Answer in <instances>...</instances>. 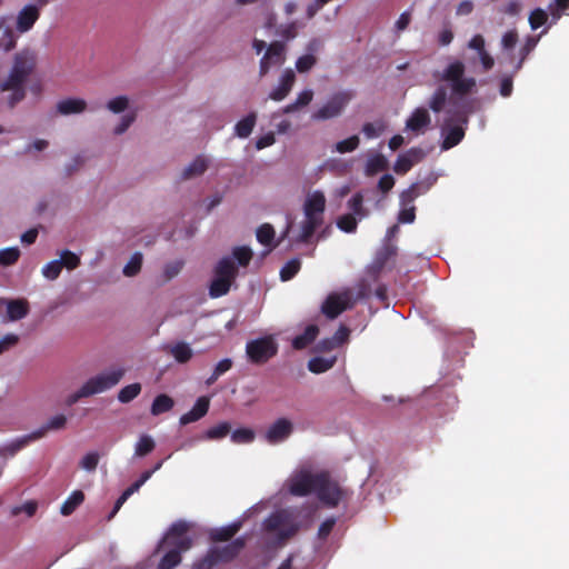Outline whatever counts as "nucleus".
<instances>
[{
  "mask_svg": "<svg viewBox=\"0 0 569 569\" xmlns=\"http://www.w3.org/2000/svg\"><path fill=\"white\" fill-rule=\"evenodd\" d=\"M278 352V345L272 337L258 338L247 342L246 353L256 365L266 363Z\"/></svg>",
  "mask_w": 569,
  "mask_h": 569,
  "instance_id": "423d86ee",
  "label": "nucleus"
},
{
  "mask_svg": "<svg viewBox=\"0 0 569 569\" xmlns=\"http://www.w3.org/2000/svg\"><path fill=\"white\" fill-rule=\"evenodd\" d=\"M208 169V159L204 156H198L181 172V180H188L201 176Z\"/></svg>",
  "mask_w": 569,
  "mask_h": 569,
  "instance_id": "a878e982",
  "label": "nucleus"
},
{
  "mask_svg": "<svg viewBox=\"0 0 569 569\" xmlns=\"http://www.w3.org/2000/svg\"><path fill=\"white\" fill-rule=\"evenodd\" d=\"M319 481H321L320 472L316 475L300 472L291 479L289 491L293 496L306 497L316 491Z\"/></svg>",
  "mask_w": 569,
  "mask_h": 569,
  "instance_id": "9b49d317",
  "label": "nucleus"
},
{
  "mask_svg": "<svg viewBox=\"0 0 569 569\" xmlns=\"http://www.w3.org/2000/svg\"><path fill=\"white\" fill-rule=\"evenodd\" d=\"M263 527L267 532L276 533L277 540L281 545L296 536L300 529L299 523L286 510L271 513L264 520Z\"/></svg>",
  "mask_w": 569,
  "mask_h": 569,
  "instance_id": "20e7f679",
  "label": "nucleus"
},
{
  "mask_svg": "<svg viewBox=\"0 0 569 569\" xmlns=\"http://www.w3.org/2000/svg\"><path fill=\"white\" fill-rule=\"evenodd\" d=\"M142 254L136 252L131 256L129 262L123 268V274L127 277H133L141 270Z\"/></svg>",
  "mask_w": 569,
  "mask_h": 569,
  "instance_id": "5fc2aeb1",
  "label": "nucleus"
},
{
  "mask_svg": "<svg viewBox=\"0 0 569 569\" xmlns=\"http://www.w3.org/2000/svg\"><path fill=\"white\" fill-rule=\"evenodd\" d=\"M0 89L2 91H11V94L8 98V103L10 108H13L18 102L22 101L26 98V89L24 84H19L14 88H4V81L0 84Z\"/></svg>",
  "mask_w": 569,
  "mask_h": 569,
  "instance_id": "3c124183",
  "label": "nucleus"
},
{
  "mask_svg": "<svg viewBox=\"0 0 569 569\" xmlns=\"http://www.w3.org/2000/svg\"><path fill=\"white\" fill-rule=\"evenodd\" d=\"M232 256L237 259L239 266L247 267L252 259V251L249 247H236L232 250Z\"/></svg>",
  "mask_w": 569,
  "mask_h": 569,
  "instance_id": "680f3d73",
  "label": "nucleus"
},
{
  "mask_svg": "<svg viewBox=\"0 0 569 569\" xmlns=\"http://www.w3.org/2000/svg\"><path fill=\"white\" fill-rule=\"evenodd\" d=\"M418 151L415 149H411L406 154H400L393 166V170L398 174H405L407 173L413 166L415 161L411 159V154H416Z\"/></svg>",
  "mask_w": 569,
  "mask_h": 569,
  "instance_id": "4c0bfd02",
  "label": "nucleus"
},
{
  "mask_svg": "<svg viewBox=\"0 0 569 569\" xmlns=\"http://www.w3.org/2000/svg\"><path fill=\"white\" fill-rule=\"evenodd\" d=\"M360 140L358 136H351L345 140L337 142L336 150L339 153H347L355 151L359 147Z\"/></svg>",
  "mask_w": 569,
  "mask_h": 569,
  "instance_id": "e2e57ef3",
  "label": "nucleus"
},
{
  "mask_svg": "<svg viewBox=\"0 0 569 569\" xmlns=\"http://www.w3.org/2000/svg\"><path fill=\"white\" fill-rule=\"evenodd\" d=\"M172 549L161 558L158 569H173L181 562V552L192 547V539L186 538L172 542Z\"/></svg>",
  "mask_w": 569,
  "mask_h": 569,
  "instance_id": "ddd939ff",
  "label": "nucleus"
},
{
  "mask_svg": "<svg viewBox=\"0 0 569 569\" xmlns=\"http://www.w3.org/2000/svg\"><path fill=\"white\" fill-rule=\"evenodd\" d=\"M141 392V385L136 382L123 387L118 393V400L121 403H128L139 396Z\"/></svg>",
  "mask_w": 569,
  "mask_h": 569,
  "instance_id": "49530a36",
  "label": "nucleus"
},
{
  "mask_svg": "<svg viewBox=\"0 0 569 569\" xmlns=\"http://www.w3.org/2000/svg\"><path fill=\"white\" fill-rule=\"evenodd\" d=\"M274 64H281L284 61V44L280 41L270 43L264 53Z\"/></svg>",
  "mask_w": 569,
  "mask_h": 569,
  "instance_id": "c03bdc74",
  "label": "nucleus"
},
{
  "mask_svg": "<svg viewBox=\"0 0 569 569\" xmlns=\"http://www.w3.org/2000/svg\"><path fill=\"white\" fill-rule=\"evenodd\" d=\"M87 101L81 98H67L60 100L57 106V112L61 116L79 114L86 111Z\"/></svg>",
  "mask_w": 569,
  "mask_h": 569,
  "instance_id": "aec40b11",
  "label": "nucleus"
},
{
  "mask_svg": "<svg viewBox=\"0 0 569 569\" xmlns=\"http://www.w3.org/2000/svg\"><path fill=\"white\" fill-rule=\"evenodd\" d=\"M357 219L355 214L347 213L338 218L337 226L340 230L351 233L357 230Z\"/></svg>",
  "mask_w": 569,
  "mask_h": 569,
  "instance_id": "13d9d810",
  "label": "nucleus"
},
{
  "mask_svg": "<svg viewBox=\"0 0 569 569\" xmlns=\"http://www.w3.org/2000/svg\"><path fill=\"white\" fill-rule=\"evenodd\" d=\"M336 359H326L321 357H316L309 360L308 369L313 373H322L332 368Z\"/></svg>",
  "mask_w": 569,
  "mask_h": 569,
  "instance_id": "37998d69",
  "label": "nucleus"
},
{
  "mask_svg": "<svg viewBox=\"0 0 569 569\" xmlns=\"http://www.w3.org/2000/svg\"><path fill=\"white\" fill-rule=\"evenodd\" d=\"M0 48L4 51H10L16 47L17 37L11 28L4 27L3 23H0Z\"/></svg>",
  "mask_w": 569,
  "mask_h": 569,
  "instance_id": "ea45409f",
  "label": "nucleus"
},
{
  "mask_svg": "<svg viewBox=\"0 0 569 569\" xmlns=\"http://www.w3.org/2000/svg\"><path fill=\"white\" fill-rule=\"evenodd\" d=\"M59 261L63 262V267L69 270H73L80 264V258L70 250L61 251Z\"/></svg>",
  "mask_w": 569,
  "mask_h": 569,
  "instance_id": "338daca9",
  "label": "nucleus"
},
{
  "mask_svg": "<svg viewBox=\"0 0 569 569\" xmlns=\"http://www.w3.org/2000/svg\"><path fill=\"white\" fill-rule=\"evenodd\" d=\"M254 432L249 428H239L231 433V441L234 443H250L254 440Z\"/></svg>",
  "mask_w": 569,
  "mask_h": 569,
  "instance_id": "4d7b16f0",
  "label": "nucleus"
},
{
  "mask_svg": "<svg viewBox=\"0 0 569 569\" xmlns=\"http://www.w3.org/2000/svg\"><path fill=\"white\" fill-rule=\"evenodd\" d=\"M188 530H189V525L186 521H182V520L177 521V522L171 525V527H170V529L168 531L166 541L169 545H172L173 541H177V540H180V539H186V538H188L186 536Z\"/></svg>",
  "mask_w": 569,
  "mask_h": 569,
  "instance_id": "72a5a7b5",
  "label": "nucleus"
},
{
  "mask_svg": "<svg viewBox=\"0 0 569 569\" xmlns=\"http://www.w3.org/2000/svg\"><path fill=\"white\" fill-rule=\"evenodd\" d=\"M553 20H558L569 9V0H553L548 7Z\"/></svg>",
  "mask_w": 569,
  "mask_h": 569,
  "instance_id": "0e129e2a",
  "label": "nucleus"
},
{
  "mask_svg": "<svg viewBox=\"0 0 569 569\" xmlns=\"http://www.w3.org/2000/svg\"><path fill=\"white\" fill-rule=\"evenodd\" d=\"M323 219L305 216V220L301 223V233L299 236V241L307 243L310 238L313 236L315 231L322 224Z\"/></svg>",
  "mask_w": 569,
  "mask_h": 569,
  "instance_id": "bb28decb",
  "label": "nucleus"
},
{
  "mask_svg": "<svg viewBox=\"0 0 569 569\" xmlns=\"http://www.w3.org/2000/svg\"><path fill=\"white\" fill-rule=\"evenodd\" d=\"M355 98V92L351 90H342L335 92L329 99L315 111L311 116L312 120L325 121L340 117L350 101Z\"/></svg>",
  "mask_w": 569,
  "mask_h": 569,
  "instance_id": "39448f33",
  "label": "nucleus"
},
{
  "mask_svg": "<svg viewBox=\"0 0 569 569\" xmlns=\"http://www.w3.org/2000/svg\"><path fill=\"white\" fill-rule=\"evenodd\" d=\"M209 406L210 400L208 397L202 396L198 398L193 408L180 417V425L186 426L191 422L200 420L202 417L207 415Z\"/></svg>",
  "mask_w": 569,
  "mask_h": 569,
  "instance_id": "a211bd4d",
  "label": "nucleus"
},
{
  "mask_svg": "<svg viewBox=\"0 0 569 569\" xmlns=\"http://www.w3.org/2000/svg\"><path fill=\"white\" fill-rule=\"evenodd\" d=\"M319 333V328L316 325H309L301 335H298L292 340V347L296 350H302L311 345Z\"/></svg>",
  "mask_w": 569,
  "mask_h": 569,
  "instance_id": "393cba45",
  "label": "nucleus"
},
{
  "mask_svg": "<svg viewBox=\"0 0 569 569\" xmlns=\"http://www.w3.org/2000/svg\"><path fill=\"white\" fill-rule=\"evenodd\" d=\"M241 528V522L236 521L228 526L214 528L209 532V538L213 542H224L231 540Z\"/></svg>",
  "mask_w": 569,
  "mask_h": 569,
  "instance_id": "5701e85b",
  "label": "nucleus"
},
{
  "mask_svg": "<svg viewBox=\"0 0 569 569\" xmlns=\"http://www.w3.org/2000/svg\"><path fill=\"white\" fill-rule=\"evenodd\" d=\"M170 353L174 357V359L179 363H186L188 362L192 357V350L186 342H178L176 343L171 350Z\"/></svg>",
  "mask_w": 569,
  "mask_h": 569,
  "instance_id": "a19ab883",
  "label": "nucleus"
},
{
  "mask_svg": "<svg viewBox=\"0 0 569 569\" xmlns=\"http://www.w3.org/2000/svg\"><path fill=\"white\" fill-rule=\"evenodd\" d=\"M156 448L153 438L149 435H142L136 443L134 455L137 457H144L152 452Z\"/></svg>",
  "mask_w": 569,
  "mask_h": 569,
  "instance_id": "c9c22d12",
  "label": "nucleus"
},
{
  "mask_svg": "<svg viewBox=\"0 0 569 569\" xmlns=\"http://www.w3.org/2000/svg\"><path fill=\"white\" fill-rule=\"evenodd\" d=\"M388 167L387 159L382 154H376L367 161L366 173L368 176L376 174L380 171L386 170Z\"/></svg>",
  "mask_w": 569,
  "mask_h": 569,
  "instance_id": "79ce46f5",
  "label": "nucleus"
},
{
  "mask_svg": "<svg viewBox=\"0 0 569 569\" xmlns=\"http://www.w3.org/2000/svg\"><path fill=\"white\" fill-rule=\"evenodd\" d=\"M293 431V425L287 418L277 419L266 432V440L269 443H279L284 441Z\"/></svg>",
  "mask_w": 569,
  "mask_h": 569,
  "instance_id": "4468645a",
  "label": "nucleus"
},
{
  "mask_svg": "<svg viewBox=\"0 0 569 569\" xmlns=\"http://www.w3.org/2000/svg\"><path fill=\"white\" fill-rule=\"evenodd\" d=\"M124 375V369L119 368L111 370L109 372L100 373L96 377L90 378L87 382L83 383L84 389L90 396L96 393L103 392L108 389H111L122 379Z\"/></svg>",
  "mask_w": 569,
  "mask_h": 569,
  "instance_id": "6e6552de",
  "label": "nucleus"
},
{
  "mask_svg": "<svg viewBox=\"0 0 569 569\" xmlns=\"http://www.w3.org/2000/svg\"><path fill=\"white\" fill-rule=\"evenodd\" d=\"M548 20V14L543 9L537 8L529 14V24L532 30L542 27Z\"/></svg>",
  "mask_w": 569,
  "mask_h": 569,
  "instance_id": "bf43d9fd",
  "label": "nucleus"
},
{
  "mask_svg": "<svg viewBox=\"0 0 569 569\" xmlns=\"http://www.w3.org/2000/svg\"><path fill=\"white\" fill-rule=\"evenodd\" d=\"M232 282L227 281L222 278L213 277L210 287H209V296L211 298H220L222 296H226L230 288Z\"/></svg>",
  "mask_w": 569,
  "mask_h": 569,
  "instance_id": "f704fd0d",
  "label": "nucleus"
},
{
  "mask_svg": "<svg viewBox=\"0 0 569 569\" xmlns=\"http://www.w3.org/2000/svg\"><path fill=\"white\" fill-rule=\"evenodd\" d=\"M29 310V303L26 299H11L7 302V313L11 321L23 319Z\"/></svg>",
  "mask_w": 569,
  "mask_h": 569,
  "instance_id": "b1692460",
  "label": "nucleus"
},
{
  "mask_svg": "<svg viewBox=\"0 0 569 569\" xmlns=\"http://www.w3.org/2000/svg\"><path fill=\"white\" fill-rule=\"evenodd\" d=\"M295 81V72L291 69H286L280 78L279 84L270 92L269 98L273 101L283 100L291 91Z\"/></svg>",
  "mask_w": 569,
  "mask_h": 569,
  "instance_id": "f3484780",
  "label": "nucleus"
},
{
  "mask_svg": "<svg viewBox=\"0 0 569 569\" xmlns=\"http://www.w3.org/2000/svg\"><path fill=\"white\" fill-rule=\"evenodd\" d=\"M301 262L299 259H291L281 268L280 278L282 281L292 279L300 270Z\"/></svg>",
  "mask_w": 569,
  "mask_h": 569,
  "instance_id": "864d4df0",
  "label": "nucleus"
},
{
  "mask_svg": "<svg viewBox=\"0 0 569 569\" xmlns=\"http://www.w3.org/2000/svg\"><path fill=\"white\" fill-rule=\"evenodd\" d=\"M124 375V369L119 368L111 370L109 372L100 373L96 377L90 378L87 382L83 383L84 389L90 396L96 393L103 392L108 389H111L122 379Z\"/></svg>",
  "mask_w": 569,
  "mask_h": 569,
  "instance_id": "1a4fd4ad",
  "label": "nucleus"
},
{
  "mask_svg": "<svg viewBox=\"0 0 569 569\" xmlns=\"http://www.w3.org/2000/svg\"><path fill=\"white\" fill-rule=\"evenodd\" d=\"M274 238V229L269 223H263L257 229V240L263 244L269 246Z\"/></svg>",
  "mask_w": 569,
  "mask_h": 569,
  "instance_id": "6e6d98bb",
  "label": "nucleus"
},
{
  "mask_svg": "<svg viewBox=\"0 0 569 569\" xmlns=\"http://www.w3.org/2000/svg\"><path fill=\"white\" fill-rule=\"evenodd\" d=\"M431 122L430 114L425 108H417L406 121V129L420 133Z\"/></svg>",
  "mask_w": 569,
  "mask_h": 569,
  "instance_id": "6ab92c4d",
  "label": "nucleus"
},
{
  "mask_svg": "<svg viewBox=\"0 0 569 569\" xmlns=\"http://www.w3.org/2000/svg\"><path fill=\"white\" fill-rule=\"evenodd\" d=\"M448 101V89L445 86H439L429 100V108L435 112L439 113L443 110L446 102Z\"/></svg>",
  "mask_w": 569,
  "mask_h": 569,
  "instance_id": "c85d7f7f",
  "label": "nucleus"
},
{
  "mask_svg": "<svg viewBox=\"0 0 569 569\" xmlns=\"http://www.w3.org/2000/svg\"><path fill=\"white\" fill-rule=\"evenodd\" d=\"M37 67V54L33 50L23 49L13 57L12 68L4 80V88L24 84Z\"/></svg>",
  "mask_w": 569,
  "mask_h": 569,
  "instance_id": "7ed1b4c3",
  "label": "nucleus"
},
{
  "mask_svg": "<svg viewBox=\"0 0 569 569\" xmlns=\"http://www.w3.org/2000/svg\"><path fill=\"white\" fill-rule=\"evenodd\" d=\"M84 500V493L81 490L73 491L62 503L60 512L63 516H70Z\"/></svg>",
  "mask_w": 569,
  "mask_h": 569,
  "instance_id": "2f4dec72",
  "label": "nucleus"
},
{
  "mask_svg": "<svg viewBox=\"0 0 569 569\" xmlns=\"http://www.w3.org/2000/svg\"><path fill=\"white\" fill-rule=\"evenodd\" d=\"M183 267V262L180 260L169 262L163 269V281H169L178 276Z\"/></svg>",
  "mask_w": 569,
  "mask_h": 569,
  "instance_id": "774afa93",
  "label": "nucleus"
},
{
  "mask_svg": "<svg viewBox=\"0 0 569 569\" xmlns=\"http://www.w3.org/2000/svg\"><path fill=\"white\" fill-rule=\"evenodd\" d=\"M231 367H232V360L231 359L226 358V359L220 360L216 365L211 376L206 380V383L208 386L213 385L219 379V377H221L223 373L229 371L231 369Z\"/></svg>",
  "mask_w": 569,
  "mask_h": 569,
  "instance_id": "09e8293b",
  "label": "nucleus"
},
{
  "mask_svg": "<svg viewBox=\"0 0 569 569\" xmlns=\"http://www.w3.org/2000/svg\"><path fill=\"white\" fill-rule=\"evenodd\" d=\"M63 268V262L59 260H52L42 268V274L49 280H56Z\"/></svg>",
  "mask_w": 569,
  "mask_h": 569,
  "instance_id": "052dcab7",
  "label": "nucleus"
},
{
  "mask_svg": "<svg viewBox=\"0 0 569 569\" xmlns=\"http://www.w3.org/2000/svg\"><path fill=\"white\" fill-rule=\"evenodd\" d=\"M67 423V417L64 415H57L49 419V421L39 428L38 430L33 431V436L38 439H41L47 435L50 430H60L66 427Z\"/></svg>",
  "mask_w": 569,
  "mask_h": 569,
  "instance_id": "cd10ccee",
  "label": "nucleus"
},
{
  "mask_svg": "<svg viewBox=\"0 0 569 569\" xmlns=\"http://www.w3.org/2000/svg\"><path fill=\"white\" fill-rule=\"evenodd\" d=\"M141 486L142 485L138 480H136L121 493V496L117 499L114 507L108 517L109 520L112 519L117 515V512L120 510L122 505L129 499L130 496H132L134 492H137L141 488Z\"/></svg>",
  "mask_w": 569,
  "mask_h": 569,
  "instance_id": "e433bc0d",
  "label": "nucleus"
},
{
  "mask_svg": "<svg viewBox=\"0 0 569 569\" xmlns=\"http://www.w3.org/2000/svg\"><path fill=\"white\" fill-rule=\"evenodd\" d=\"M466 66L461 60L451 61L438 77L439 80L449 82L451 89L450 101L456 103V98L476 92L477 81L473 77H465Z\"/></svg>",
  "mask_w": 569,
  "mask_h": 569,
  "instance_id": "f257e3e1",
  "label": "nucleus"
},
{
  "mask_svg": "<svg viewBox=\"0 0 569 569\" xmlns=\"http://www.w3.org/2000/svg\"><path fill=\"white\" fill-rule=\"evenodd\" d=\"M40 12L37 6L28 4L19 12L17 17V30L20 33L29 31L39 19Z\"/></svg>",
  "mask_w": 569,
  "mask_h": 569,
  "instance_id": "dca6fc26",
  "label": "nucleus"
},
{
  "mask_svg": "<svg viewBox=\"0 0 569 569\" xmlns=\"http://www.w3.org/2000/svg\"><path fill=\"white\" fill-rule=\"evenodd\" d=\"M257 116L254 112L249 113L243 119L237 122L234 127L236 134L239 138H248L254 126H256Z\"/></svg>",
  "mask_w": 569,
  "mask_h": 569,
  "instance_id": "7c9ffc66",
  "label": "nucleus"
},
{
  "mask_svg": "<svg viewBox=\"0 0 569 569\" xmlns=\"http://www.w3.org/2000/svg\"><path fill=\"white\" fill-rule=\"evenodd\" d=\"M38 440L33 436V432L30 435L23 436L21 438L16 439L14 441L10 442L8 446H6L4 451L8 452L10 456H14L18 451L23 449L26 446H28L31 441Z\"/></svg>",
  "mask_w": 569,
  "mask_h": 569,
  "instance_id": "8fccbe9b",
  "label": "nucleus"
},
{
  "mask_svg": "<svg viewBox=\"0 0 569 569\" xmlns=\"http://www.w3.org/2000/svg\"><path fill=\"white\" fill-rule=\"evenodd\" d=\"M20 257V250L18 247H10L0 250V264L9 267L14 264Z\"/></svg>",
  "mask_w": 569,
  "mask_h": 569,
  "instance_id": "603ef678",
  "label": "nucleus"
},
{
  "mask_svg": "<svg viewBox=\"0 0 569 569\" xmlns=\"http://www.w3.org/2000/svg\"><path fill=\"white\" fill-rule=\"evenodd\" d=\"M432 186L430 181H420L412 183L408 189L403 190L400 194V204L407 207L411 204L416 198L426 193Z\"/></svg>",
  "mask_w": 569,
  "mask_h": 569,
  "instance_id": "412c9836",
  "label": "nucleus"
},
{
  "mask_svg": "<svg viewBox=\"0 0 569 569\" xmlns=\"http://www.w3.org/2000/svg\"><path fill=\"white\" fill-rule=\"evenodd\" d=\"M326 210V197L321 191H315L309 194L303 204L305 216H312L323 219Z\"/></svg>",
  "mask_w": 569,
  "mask_h": 569,
  "instance_id": "2eb2a0df",
  "label": "nucleus"
},
{
  "mask_svg": "<svg viewBox=\"0 0 569 569\" xmlns=\"http://www.w3.org/2000/svg\"><path fill=\"white\" fill-rule=\"evenodd\" d=\"M238 276V268L234 264L232 258H222L213 270V277L222 278L227 281L233 282Z\"/></svg>",
  "mask_w": 569,
  "mask_h": 569,
  "instance_id": "4be33fe9",
  "label": "nucleus"
},
{
  "mask_svg": "<svg viewBox=\"0 0 569 569\" xmlns=\"http://www.w3.org/2000/svg\"><path fill=\"white\" fill-rule=\"evenodd\" d=\"M244 546V539L237 538L223 547H211L209 551L217 565L228 563L239 556Z\"/></svg>",
  "mask_w": 569,
  "mask_h": 569,
  "instance_id": "f8f14e48",
  "label": "nucleus"
},
{
  "mask_svg": "<svg viewBox=\"0 0 569 569\" xmlns=\"http://www.w3.org/2000/svg\"><path fill=\"white\" fill-rule=\"evenodd\" d=\"M174 406V401L168 395L161 393L157 396L151 405V415L159 416L170 411Z\"/></svg>",
  "mask_w": 569,
  "mask_h": 569,
  "instance_id": "c756f323",
  "label": "nucleus"
},
{
  "mask_svg": "<svg viewBox=\"0 0 569 569\" xmlns=\"http://www.w3.org/2000/svg\"><path fill=\"white\" fill-rule=\"evenodd\" d=\"M386 129V123L383 120H377L375 122H366L362 126V133L367 139L378 138Z\"/></svg>",
  "mask_w": 569,
  "mask_h": 569,
  "instance_id": "a18cd8bd",
  "label": "nucleus"
},
{
  "mask_svg": "<svg viewBox=\"0 0 569 569\" xmlns=\"http://www.w3.org/2000/svg\"><path fill=\"white\" fill-rule=\"evenodd\" d=\"M231 431V425L227 421L209 428L203 438L208 440H219L228 436Z\"/></svg>",
  "mask_w": 569,
  "mask_h": 569,
  "instance_id": "58836bf2",
  "label": "nucleus"
},
{
  "mask_svg": "<svg viewBox=\"0 0 569 569\" xmlns=\"http://www.w3.org/2000/svg\"><path fill=\"white\" fill-rule=\"evenodd\" d=\"M540 36H528L523 46L519 50V61L516 64V71L522 68L525 60L535 50L539 42Z\"/></svg>",
  "mask_w": 569,
  "mask_h": 569,
  "instance_id": "473e14b6",
  "label": "nucleus"
},
{
  "mask_svg": "<svg viewBox=\"0 0 569 569\" xmlns=\"http://www.w3.org/2000/svg\"><path fill=\"white\" fill-rule=\"evenodd\" d=\"M317 63V58L313 54H305L297 59L296 69L300 73L308 72Z\"/></svg>",
  "mask_w": 569,
  "mask_h": 569,
  "instance_id": "69168bd1",
  "label": "nucleus"
},
{
  "mask_svg": "<svg viewBox=\"0 0 569 569\" xmlns=\"http://www.w3.org/2000/svg\"><path fill=\"white\" fill-rule=\"evenodd\" d=\"M348 207L352 211V214L358 216L359 218L368 216V210L363 208V194L361 192H356L351 197L348 201Z\"/></svg>",
  "mask_w": 569,
  "mask_h": 569,
  "instance_id": "de8ad7c7",
  "label": "nucleus"
},
{
  "mask_svg": "<svg viewBox=\"0 0 569 569\" xmlns=\"http://www.w3.org/2000/svg\"><path fill=\"white\" fill-rule=\"evenodd\" d=\"M448 117L441 128V149L449 150L459 144L466 134V126L468 124V114L462 110H448Z\"/></svg>",
  "mask_w": 569,
  "mask_h": 569,
  "instance_id": "f03ea898",
  "label": "nucleus"
},
{
  "mask_svg": "<svg viewBox=\"0 0 569 569\" xmlns=\"http://www.w3.org/2000/svg\"><path fill=\"white\" fill-rule=\"evenodd\" d=\"M355 300L349 290L340 293H330L321 306V311L329 319L337 318L343 311L351 309Z\"/></svg>",
  "mask_w": 569,
  "mask_h": 569,
  "instance_id": "9d476101",
  "label": "nucleus"
},
{
  "mask_svg": "<svg viewBox=\"0 0 569 569\" xmlns=\"http://www.w3.org/2000/svg\"><path fill=\"white\" fill-rule=\"evenodd\" d=\"M321 481L316 487L318 499L327 507L335 508L343 499L346 491L332 481L327 472H320Z\"/></svg>",
  "mask_w": 569,
  "mask_h": 569,
  "instance_id": "0eeeda50",
  "label": "nucleus"
}]
</instances>
